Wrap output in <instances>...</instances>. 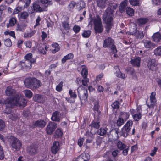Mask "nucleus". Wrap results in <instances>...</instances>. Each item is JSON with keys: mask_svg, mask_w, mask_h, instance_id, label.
Wrapping results in <instances>:
<instances>
[{"mask_svg": "<svg viewBox=\"0 0 161 161\" xmlns=\"http://www.w3.org/2000/svg\"><path fill=\"white\" fill-rule=\"evenodd\" d=\"M114 15V11L109 7H108L103 17V19L106 24V31L108 32L113 25V17Z\"/></svg>", "mask_w": 161, "mask_h": 161, "instance_id": "nucleus-1", "label": "nucleus"}, {"mask_svg": "<svg viewBox=\"0 0 161 161\" xmlns=\"http://www.w3.org/2000/svg\"><path fill=\"white\" fill-rule=\"evenodd\" d=\"M27 102L26 100L20 98L19 95L16 96L15 99L8 98L4 101V103H7L9 107H13L15 105L24 107L26 105Z\"/></svg>", "mask_w": 161, "mask_h": 161, "instance_id": "nucleus-2", "label": "nucleus"}, {"mask_svg": "<svg viewBox=\"0 0 161 161\" xmlns=\"http://www.w3.org/2000/svg\"><path fill=\"white\" fill-rule=\"evenodd\" d=\"M92 20L94 25V28L96 33H101L103 28L101 18L99 16H97L96 18H92Z\"/></svg>", "mask_w": 161, "mask_h": 161, "instance_id": "nucleus-3", "label": "nucleus"}, {"mask_svg": "<svg viewBox=\"0 0 161 161\" xmlns=\"http://www.w3.org/2000/svg\"><path fill=\"white\" fill-rule=\"evenodd\" d=\"M103 47L110 48L114 53L117 52L116 48L114 45V40L110 37H108L104 40Z\"/></svg>", "mask_w": 161, "mask_h": 161, "instance_id": "nucleus-4", "label": "nucleus"}, {"mask_svg": "<svg viewBox=\"0 0 161 161\" xmlns=\"http://www.w3.org/2000/svg\"><path fill=\"white\" fill-rule=\"evenodd\" d=\"M78 96L81 101L85 100L88 97L87 89L80 85L78 88Z\"/></svg>", "mask_w": 161, "mask_h": 161, "instance_id": "nucleus-5", "label": "nucleus"}, {"mask_svg": "<svg viewBox=\"0 0 161 161\" xmlns=\"http://www.w3.org/2000/svg\"><path fill=\"white\" fill-rule=\"evenodd\" d=\"M133 122L132 121L129 120L127 122L124 126L122 128L121 136L126 137L127 136L128 132L130 131Z\"/></svg>", "mask_w": 161, "mask_h": 161, "instance_id": "nucleus-6", "label": "nucleus"}, {"mask_svg": "<svg viewBox=\"0 0 161 161\" xmlns=\"http://www.w3.org/2000/svg\"><path fill=\"white\" fill-rule=\"evenodd\" d=\"M44 11V9L41 8L36 2H35L32 4L31 7V9L29 10V13L32 14L35 12H40Z\"/></svg>", "mask_w": 161, "mask_h": 161, "instance_id": "nucleus-7", "label": "nucleus"}, {"mask_svg": "<svg viewBox=\"0 0 161 161\" xmlns=\"http://www.w3.org/2000/svg\"><path fill=\"white\" fill-rule=\"evenodd\" d=\"M5 92L6 95L8 96H11L12 97L9 98L15 99L16 96L19 95L16 93V91L12 87L8 86L7 87Z\"/></svg>", "mask_w": 161, "mask_h": 161, "instance_id": "nucleus-8", "label": "nucleus"}, {"mask_svg": "<svg viewBox=\"0 0 161 161\" xmlns=\"http://www.w3.org/2000/svg\"><path fill=\"white\" fill-rule=\"evenodd\" d=\"M57 127V124L53 122H49L47 125L46 129V131L47 134H52Z\"/></svg>", "mask_w": 161, "mask_h": 161, "instance_id": "nucleus-9", "label": "nucleus"}, {"mask_svg": "<svg viewBox=\"0 0 161 161\" xmlns=\"http://www.w3.org/2000/svg\"><path fill=\"white\" fill-rule=\"evenodd\" d=\"M142 42L144 47L147 49H153L156 47V44L149 39H144L142 40Z\"/></svg>", "mask_w": 161, "mask_h": 161, "instance_id": "nucleus-10", "label": "nucleus"}, {"mask_svg": "<svg viewBox=\"0 0 161 161\" xmlns=\"http://www.w3.org/2000/svg\"><path fill=\"white\" fill-rule=\"evenodd\" d=\"M156 93L155 92H152L150 96V103H147V105L149 108H153V107L155 104L156 100L155 97Z\"/></svg>", "mask_w": 161, "mask_h": 161, "instance_id": "nucleus-11", "label": "nucleus"}, {"mask_svg": "<svg viewBox=\"0 0 161 161\" xmlns=\"http://www.w3.org/2000/svg\"><path fill=\"white\" fill-rule=\"evenodd\" d=\"M27 151L30 155H34L37 153V147L34 145L29 146L27 147Z\"/></svg>", "mask_w": 161, "mask_h": 161, "instance_id": "nucleus-12", "label": "nucleus"}, {"mask_svg": "<svg viewBox=\"0 0 161 161\" xmlns=\"http://www.w3.org/2000/svg\"><path fill=\"white\" fill-rule=\"evenodd\" d=\"M36 79L31 78H27L25 79L24 81L25 86L27 88L31 89L33 83L36 82Z\"/></svg>", "mask_w": 161, "mask_h": 161, "instance_id": "nucleus-13", "label": "nucleus"}, {"mask_svg": "<svg viewBox=\"0 0 161 161\" xmlns=\"http://www.w3.org/2000/svg\"><path fill=\"white\" fill-rule=\"evenodd\" d=\"M60 145L58 142H54L51 147V149L52 153L56 154L59 149Z\"/></svg>", "mask_w": 161, "mask_h": 161, "instance_id": "nucleus-14", "label": "nucleus"}, {"mask_svg": "<svg viewBox=\"0 0 161 161\" xmlns=\"http://www.w3.org/2000/svg\"><path fill=\"white\" fill-rule=\"evenodd\" d=\"M99 126L100 125L99 122L94 121H93L89 125L91 132L92 133H95L96 132H93V130H95L94 129H97L99 127Z\"/></svg>", "mask_w": 161, "mask_h": 161, "instance_id": "nucleus-15", "label": "nucleus"}, {"mask_svg": "<svg viewBox=\"0 0 161 161\" xmlns=\"http://www.w3.org/2000/svg\"><path fill=\"white\" fill-rule=\"evenodd\" d=\"M35 127L39 128H44L46 125V122L43 120H39L33 123Z\"/></svg>", "mask_w": 161, "mask_h": 161, "instance_id": "nucleus-16", "label": "nucleus"}, {"mask_svg": "<svg viewBox=\"0 0 161 161\" xmlns=\"http://www.w3.org/2000/svg\"><path fill=\"white\" fill-rule=\"evenodd\" d=\"M61 116V115L60 113L56 111L53 114L51 119L54 121H59L60 120Z\"/></svg>", "mask_w": 161, "mask_h": 161, "instance_id": "nucleus-17", "label": "nucleus"}, {"mask_svg": "<svg viewBox=\"0 0 161 161\" xmlns=\"http://www.w3.org/2000/svg\"><path fill=\"white\" fill-rule=\"evenodd\" d=\"M89 158V155L88 153H82L78 157L77 161H88Z\"/></svg>", "mask_w": 161, "mask_h": 161, "instance_id": "nucleus-18", "label": "nucleus"}, {"mask_svg": "<svg viewBox=\"0 0 161 161\" xmlns=\"http://www.w3.org/2000/svg\"><path fill=\"white\" fill-rule=\"evenodd\" d=\"M141 58L139 57H137L135 58L131 59L130 62L134 67H139L140 66Z\"/></svg>", "mask_w": 161, "mask_h": 161, "instance_id": "nucleus-19", "label": "nucleus"}, {"mask_svg": "<svg viewBox=\"0 0 161 161\" xmlns=\"http://www.w3.org/2000/svg\"><path fill=\"white\" fill-rule=\"evenodd\" d=\"M156 66V61L155 59H151L148 61L147 66L150 70H153L155 69Z\"/></svg>", "mask_w": 161, "mask_h": 161, "instance_id": "nucleus-20", "label": "nucleus"}, {"mask_svg": "<svg viewBox=\"0 0 161 161\" xmlns=\"http://www.w3.org/2000/svg\"><path fill=\"white\" fill-rule=\"evenodd\" d=\"M108 2L107 0H97V6L101 8L105 7Z\"/></svg>", "mask_w": 161, "mask_h": 161, "instance_id": "nucleus-21", "label": "nucleus"}, {"mask_svg": "<svg viewBox=\"0 0 161 161\" xmlns=\"http://www.w3.org/2000/svg\"><path fill=\"white\" fill-rule=\"evenodd\" d=\"M152 38L153 41L158 42L161 40V34L158 32L155 33L152 36Z\"/></svg>", "mask_w": 161, "mask_h": 161, "instance_id": "nucleus-22", "label": "nucleus"}, {"mask_svg": "<svg viewBox=\"0 0 161 161\" xmlns=\"http://www.w3.org/2000/svg\"><path fill=\"white\" fill-rule=\"evenodd\" d=\"M127 0H125L120 3L119 9L121 13H123L125 10H126V8L128 7H127Z\"/></svg>", "mask_w": 161, "mask_h": 161, "instance_id": "nucleus-23", "label": "nucleus"}, {"mask_svg": "<svg viewBox=\"0 0 161 161\" xmlns=\"http://www.w3.org/2000/svg\"><path fill=\"white\" fill-rule=\"evenodd\" d=\"M114 68L117 70V71L115 73L116 76L122 79H124L125 78V74L122 73L120 72L119 68L118 66H115Z\"/></svg>", "mask_w": 161, "mask_h": 161, "instance_id": "nucleus-24", "label": "nucleus"}, {"mask_svg": "<svg viewBox=\"0 0 161 161\" xmlns=\"http://www.w3.org/2000/svg\"><path fill=\"white\" fill-rule=\"evenodd\" d=\"M10 144L12 147L16 150L19 149L21 145L20 142H10Z\"/></svg>", "mask_w": 161, "mask_h": 161, "instance_id": "nucleus-25", "label": "nucleus"}, {"mask_svg": "<svg viewBox=\"0 0 161 161\" xmlns=\"http://www.w3.org/2000/svg\"><path fill=\"white\" fill-rule=\"evenodd\" d=\"M4 101L5 100L3 101L0 100V103H2L3 104H4L7 105L6 108V109L4 110V112L5 113L7 114L8 116L10 114H11L12 112V111L11 110V109L10 108H12V107H9L7 103H4Z\"/></svg>", "mask_w": 161, "mask_h": 161, "instance_id": "nucleus-26", "label": "nucleus"}, {"mask_svg": "<svg viewBox=\"0 0 161 161\" xmlns=\"http://www.w3.org/2000/svg\"><path fill=\"white\" fill-rule=\"evenodd\" d=\"M73 54L72 53L68 54L67 55L64 56L62 59L61 62L63 64L65 63L67 60L71 59L73 58Z\"/></svg>", "mask_w": 161, "mask_h": 161, "instance_id": "nucleus-27", "label": "nucleus"}, {"mask_svg": "<svg viewBox=\"0 0 161 161\" xmlns=\"http://www.w3.org/2000/svg\"><path fill=\"white\" fill-rule=\"evenodd\" d=\"M36 82L35 81V83H33V84L32 85V87L31 89L32 90H35L36 89L39 87L41 86V82L40 81L36 79Z\"/></svg>", "mask_w": 161, "mask_h": 161, "instance_id": "nucleus-28", "label": "nucleus"}, {"mask_svg": "<svg viewBox=\"0 0 161 161\" xmlns=\"http://www.w3.org/2000/svg\"><path fill=\"white\" fill-rule=\"evenodd\" d=\"M8 117L11 120H14L18 119L19 117V114H14L13 112L9 114Z\"/></svg>", "mask_w": 161, "mask_h": 161, "instance_id": "nucleus-29", "label": "nucleus"}, {"mask_svg": "<svg viewBox=\"0 0 161 161\" xmlns=\"http://www.w3.org/2000/svg\"><path fill=\"white\" fill-rule=\"evenodd\" d=\"M107 130L108 129L106 127L105 128H101L98 130L97 133L100 135L103 136L106 134Z\"/></svg>", "mask_w": 161, "mask_h": 161, "instance_id": "nucleus-30", "label": "nucleus"}, {"mask_svg": "<svg viewBox=\"0 0 161 161\" xmlns=\"http://www.w3.org/2000/svg\"><path fill=\"white\" fill-rule=\"evenodd\" d=\"M146 18H140L137 20V22L139 25H142L145 24L147 21Z\"/></svg>", "mask_w": 161, "mask_h": 161, "instance_id": "nucleus-31", "label": "nucleus"}, {"mask_svg": "<svg viewBox=\"0 0 161 161\" xmlns=\"http://www.w3.org/2000/svg\"><path fill=\"white\" fill-rule=\"evenodd\" d=\"M53 47L54 48V49H52V51L53 53H55L60 50L59 45L57 43H54L52 44Z\"/></svg>", "mask_w": 161, "mask_h": 161, "instance_id": "nucleus-32", "label": "nucleus"}, {"mask_svg": "<svg viewBox=\"0 0 161 161\" xmlns=\"http://www.w3.org/2000/svg\"><path fill=\"white\" fill-rule=\"evenodd\" d=\"M129 113L121 112L120 113V117L125 121L129 118Z\"/></svg>", "mask_w": 161, "mask_h": 161, "instance_id": "nucleus-33", "label": "nucleus"}, {"mask_svg": "<svg viewBox=\"0 0 161 161\" xmlns=\"http://www.w3.org/2000/svg\"><path fill=\"white\" fill-rule=\"evenodd\" d=\"M134 36L136 38L140 39H142L144 37V34L142 31H138L137 32H136V35Z\"/></svg>", "mask_w": 161, "mask_h": 161, "instance_id": "nucleus-34", "label": "nucleus"}, {"mask_svg": "<svg viewBox=\"0 0 161 161\" xmlns=\"http://www.w3.org/2000/svg\"><path fill=\"white\" fill-rule=\"evenodd\" d=\"M63 135V132L60 129H58L55 133L54 137L58 138L61 137Z\"/></svg>", "mask_w": 161, "mask_h": 161, "instance_id": "nucleus-35", "label": "nucleus"}, {"mask_svg": "<svg viewBox=\"0 0 161 161\" xmlns=\"http://www.w3.org/2000/svg\"><path fill=\"white\" fill-rule=\"evenodd\" d=\"M108 5V6H110L109 7L111 9L113 10L116 9L117 7V4L116 3H114L113 2L111 1H109Z\"/></svg>", "mask_w": 161, "mask_h": 161, "instance_id": "nucleus-36", "label": "nucleus"}, {"mask_svg": "<svg viewBox=\"0 0 161 161\" xmlns=\"http://www.w3.org/2000/svg\"><path fill=\"white\" fill-rule=\"evenodd\" d=\"M32 55L31 53L27 54L25 56V59L24 62L25 66V65L27 63H28V62H29V60L31 59V58H32Z\"/></svg>", "mask_w": 161, "mask_h": 161, "instance_id": "nucleus-37", "label": "nucleus"}, {"mask_svg": "<svg viewBox=\"0 0 161 161\" xmlns=\"http://www.w3.org/2000/svg\"><path fill=\"white\" fill-rule=\"evenodd\" d=\"M117 145L118 148L120 150H123L127 146L125 144L123 143L122 142H118Z\"/></svg>", "mask_w": 161, "mask_h": 161, "instance_id": "nucleus-38", "label": "nucleus"}, {"mask_svg": "<svg viewBox=\"0 0 161 161\" xmlns=\"http://www.w3.org/2000/svg\"><path fill=\"white\" fill-rule=\"evenodd\" d=\"M34 100L36 102L41 103L42 101V99L41 95L36 94L34 97Z\"/></svg>", "mask_w": 161, "mask_h": 161, "instance_id": "nucleus-39", "label": "nucleus"}, {"mask_svg": "<svg viewBox=\"0 0 161 161\" xmlns=\"http://www.w3.org/2000/svg\"><path fill=\"white\" fill-rule=\"evenodd\" d=\"M23 92L25 96L28 98H31L32 96V93L31 91L30 90H24Z\"/></svg>", "mask_w": 161, "mask_h": 161, "instance_id": "nucleus-40", "label": "nucleus"}, {"mask_svg": "<svg viewBox=\"0 0 161 161\" xmlns=\"http://www.w3.org/2000/svg\"><path fill=\"white\" fill-rule=\"evenodd\" d=\"M82 70L81 71V74L83 78H87L88 75V71L85 68L84 65L82 66Z\"/></svg>", "mask_w": 161, "mask_h": 161, "instance_id": "nucleus-41", "label": "nucleus"}, {"mask_svg": "<svg viewBox=\"0 0 161 161\" xmlns=\"http://www.w3.org/2000/svg\"><path fill=\"white\" fill-rule=\"evenodd\" d=\"M126 12L129 16H132L134 14V11L132 8L128 7L126 8Z\"/></svg>", "mask_w": 161, "mask_h": 161, "instance_id": "nucleus-42", "label": "nucleus"}, {"mask_svg": "<svg viewBox=\"0 0 161 161\" xmlns=\"http://www.w3.org/2000/svg\"><path fill=\"white\" fill-rule=\"evenodd\" d=\"M26 25L23 24L21 25H17L16 30L17 31H23L26 27Z\"/></svg>", "mask_w": 161, "mask_h": 161, "instance_id": "nucleus-43", "label": "nucleus"}, {"mask_svg": "<svg viewBox=\"0 0 161 161\" xmlns=\"http://www.w3.org/2000/svg\"><path fill=\"white\" fill-rule=\"evenodd\" d=\"M35 30L32 31L30 32L25 33L24 34V37L25 38L30 37L32 36L35 33Z\"/></svg>", "mask_w": 161, "mask_h": 161, "instance_id": "nucleus-44", "label": "nucleus"}, {"mask_svg": "<svg viewBox=\"0 0 161 161\" xmlns=\"http://www.w3.org/2000/svg\"><path fill=\"white\" fill-rule=\"evenodd\" d=\"M137 29L135 25L133 26V28L132 27H130V34L133 35H136V33Z\"/></svg>", "mask_w": 161, "mask_h": 161, "instance_id": "nucleus-45", "label": "nucleus"}, {"mask_svg": "<svg viewBox=\"0 0 161 161\" xmlns=\"http://www.w3.org/2000/svg\"><path fill=\"white\" fill-rule=\"evenodd\" d=\"M154 54L156 55H161V46L158 47L154 51Z\"/></svg>", "mask_w": 161, "mask_h": 161, "instance_id": "nucleus-46", "label": "nucleus"}, {"mask_svg": "<svg viewBox=\"0 0 161 161\" xmlns=\"http://www.w3.org/2000/svg\"><path fill=\"white\" fill-rule=\"evenodd\" d=\"M89 83V79L87 78H83L82 80V86H87Z\"/></svg>", "mask_w": 161, "mask_h": 161, "instance_id": "nucleus-47", "label": "nucleus"}, {"mask_svg": "<svg viewBox=\"0 0 161 161\" xmlns=\"http://www.w3.org/2000/svg\"><path fill=\"white\" fill-rule=\"evenodd\" d=\"M129 1L130 4L133 6H139L140 4L139 0H129Z\"/></svg>", "mask_w": 161, "mask_h": 161, "instance_id": "nucleus-48", "label": "nucleus"}, {"mask_svg": "<svg viewBox=\"0 0 161 161\" xmlns=\"http://www.w3.org/2000/svg\"><path fill=\"white\" fill-rule=\"evenodd\" d=\"M62 26L64 29L65 30H68L69 29V24L68 22L67 21H63L62 22Z\"/></svg>", "mask_w": 161, "mask_h": 161, "instance_id": "nucleus-49", "label": "nucleus"}, {"mask_svg": "<svg viewBox=\"0 0 161 161\" xmlns=\"http://www.w3.org/2000/svg\"><path fill=\"white\" fill-rule=\"evenodd\" d=\"M36 61V59L33 58H31V59L29 60V62H28V64L25 65V67H27L29 69H30L31 67L32 63H34Z\"/></svg>", "mask_w": 161, "mask_h": 161, "instance_id": "nucleus-50", "label": "nucleus"}, {"mask_svg": "<svg viewBox=\"0 0 161 161\" xmlns=\"http://www.w3.org/2000/svg\"><path fill=\"white\" fill-rule=\"evenodd\" d=\"M19 1L25 3L24 7L27 8V7L30 5L31 3V0H19Z\"/></svg>", "mask_w": 161, "mask_h": 161, "instance_id": "nucleus-51", "label": "nucleus"}, {"mask_svg": "<svg viewBox=\"0 0 161 161\" xmlns=\"http://www.w3.org/2000/svg\"><path fill=\"white\" fill-rule=\"evenodd\" d=\"M29 16V14L26 12L24 11L22 12L20 14V17L24 19H26Z\"/></svg>", "mask_w": 161, "mask_h": 161, "instance_id": "nucleus-52", "label": "nucleus"}, {"mask_svg": "<svg viewBox=\"0 0 161 161\" xmlns=\"http://www.w3.org/2000/svg\"><path fill=\"white\" fill-rule=\"evenodd\" d=\"M91 31L90 30L84 31L82 33V36L85 38H87L89 37Z\"/></svg>", "mask_w": 161, "mask_h": 161, "instance_id": "nucleus-53", "label": "nucleus"}, {"mask_svg": "<svg viewBox=\"0 0 161 161\" xmlns=\"http://www.w3.org/2000/svg\"><path fill=\"white\" fill-rule=\"evenodd\" d=\"M100 108V106L98 101L97 100L94 103V106L93 107L94 110L97 111H98Z\"/></svg>", "mask_w": 161, "mask_h": 161, "instance_id": "nucleus-54", "label": "nucleus"}, {"mask_svg": "<svg viewBox=\"0 0 161 161\" xmlns=\"http://www.w3.org/2000/svg\"><path fill=\"white\" fill-rule=\"evenodd\" d=\"M4 43L5 45L8 47H9L12 45V42L10 39H7L4 40Z\"/></svg>", "mask_w": 161, "mask_h": 161, "instance_id": "nucleus-55", "label": "nucleus"}, {"mask_svg": "<svg viewBox=\"0 0 161 161\" xmlns=\"http://www.w3.org/2000/svg\"><path fill=\"white\" fill-rule=\"evenodd\" d=\"M75 5V2L74 1H72L68 5V8L69 10H71L74 8Z\"/></svg>", "mask_w": 161, "mask_h": 161, "instance_id": "nucleus-56", "label": "nucleus"}, {"mask_svg": "<svg viewBox=\"0 0 161 161\" xmlns=\"http://www.w3.org/2000/svg\"><path fill=\"white\" fill-rule=\"evenodd\" d=\"M112 106L114 109L118 108L119 107V102L115 101L112 104Z\"/></svg>", "mask_w": 161, "mask_h": 161, "instance_id": "nucleus-57", "label": "nucleus"}, {"mask_svg": "<svg viewBox=\"0 0 161 161\" xmlns=\"http://www.w3.org/2000/svg\"><path fill=\"white\" fill-rule=\"evenodd\" d=\"M134 119L136 121H137L141 119V114L140 113L136 114L133 115Z\"/></svg>", "mask_w": 161, "mask_h": 161, "instance_id": "nucleus-58", "label": "nucleus"}, {"mask_svg": "<svg viewBox=\"0 0 161 161\" xmlns=\"http://www.w3.org/2000/svg\"><path fill=\"white\" fill-rule=\"evenodd\" d=\"M16 20L15 18H11L9 20V24L11 26H13L16 23Z\"/></svg>", "mask_w": 161, "mask_h": 161, "instance_id": "nucleus-59", "label": "nucleus"}, {"mask_svg": "<svg viewBox=\"0 0 161 161\" xmlns=\"http://www.w3.org/2000/svg\"><path fill=\"white\" fill-rule=\"evenodd\" d=\"M124 120L120 117L117 120V125L119 126H121L124 124Z\"/></svg>", "mask_w": 161, "mask_h": 161, "instance_id": "nucleus-60", "label": "nucleus"}, {"mask_svg": "<svg viewBox=\"0 0 161 161\" xmlns=\"http://www.w3.org/2000/svg\"><path fill=\"white\" fill-rule=\"evenodd\" d=\"M5 127V124L4 121L0 119V131L3 130Z\"/></svg>", "mask_w": 161, "mask_h": 161, "instance_id": "nucleus-61", "label": "nucleus"}, {"mask_svg": "<svg viewBox=\"0 0 161 161\" xmlns=\"http://www.w3.org/2000/svg\"><path fill=\"white\" fill-rule=\"evenodd\" d=\"M47 48L48 47L46 46L45 47H42L41 49H39L38 50L40 53L44 54L46 53V51H47Z\"/></svg>", "mask_w": 161, "mask_h": 161, "instance_id": "nucleus-62", "label": "nucleus"}, {"mask_svg": "<svg viewBox=\"0 0 161 161\" xmlns=\"http://www.w3.org/2000/svg\"><path fill=\"white\" fill-rule=\"evenodd\" d=\"M69 94L70 95L71 98H76L77 97V95L76 94L75 92H73L72 90H69Z\"/></svg>", "mask_w": 161, "mask_h": 161, "instance_id": "nucleus-63", "label": "nucleus"}, {"mask_svg": "<svg viewBox=\"0 0 161 161\" xmlns=\"http://www.w3.org/2000/svg\"><path fill=\"white\" fill-rule=\"evenodd\" d=\"M63 82H61L59 84H58L56 87V90L58 92H60L62 89Z\"/></svg>", "mask_w": 161, "mask_h": 161, "instance_id": "nucleus-64", "label": "nucleus"}]
</instances>
